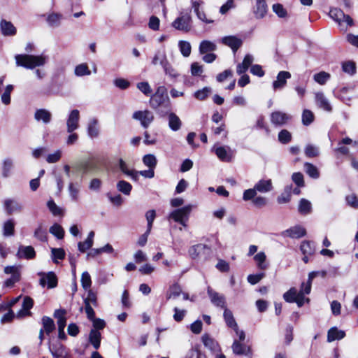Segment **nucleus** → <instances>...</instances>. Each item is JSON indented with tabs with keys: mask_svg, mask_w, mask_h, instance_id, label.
Listing matches in <instances>:
<instances>
[{
	"mask_svg": "<svg viewBox=\"0 0 358 358\" xmlns=\"http://www.w3.org/2000/svg\"><path fill=\"white\" fill-rule=\"evenodd\" d=\"M15 234V222L13 220L9 219L3 222V235L8 237L12 236Z\"/></svg>",
	"mask_w": 358,
	"mask_h": 358,
	"instance_id": "e433bc0d",
	"label": "nucleus"
},
{
	"mask_svg": "<svg viewBox=\"0 0 358 358\" xmlns=\"http://www.w3.org/2000/svg\"><path fill=\"white\" fill-rule=\"evenodd\" d=\"M278 140L283 144L288 143L292 140V134L289 131L282 129L278 134Z\"/></svg>",
	"mask_w": 358,
	"mask_h": 358,
	"instance_id": "69168bd1",
	"label": "nucleus"
},
{
	"mask_svg": "<svg viewBox=\"0 0 358 358\" xmlns=\"http://www.w3.org/2000/svg\"><path fill=\"white\" fill-rule=\"evenodd\" d=\"M343 71L350 75H353L356 72L355 64L352 62H344L342 65Z\"/></svg>",
	"mask_w": 358,
	"mask_h": 358,
	"instance_id": "338daca9",
	"label": "nucleus"
},
{
	"mask_svg": "<svg viewBox=\"0 0 358 358\" xmlns=\"http://www.w3.org/2000/svg\"><path fill=\"white\" fill-rule=\"evenodd\" d=\"M207 294L210 300V302L214 306L223 309L227 308V303L224 295L217 292L216 291L213 290L210 287H208Z\"/></svg>",
	"mask_w": 358,
	"mask_h": 358,
	"instance_id": "0eeeda50",
	"label": "nucleus"
},
{
	"mask_svg": "<svg viewBox=\"0 0 358 358\" xmlns=\"http://www.w3.org/2000/svg\"><path fill=\"white\" fill-rule=\"evenodd\" d=\"M181 54L184 57H188L191 54V45L187 41H180L178 44Z\"/></svg>",
	"mask_w": 358,
	"mask_h": 358,
	"instance_id": "052dcab7",
	"label": "nucleus"
},
{
	"mask_svg": "<svg viewBox=\"0 0 358 358\" xmlns=\"http://www.w3.org/2000/svg\"><path fill=\"white\" fill-rule=\"evenodd\" d=\"M34 119L37 122H42L45 124H48L51 122V113L44 108L37 109L34 113Z\"/></svg>",
	"mask_w": 358,
	"mask_h": 358,
	"instance_id": "6ab92c4d",
	"label": "nucleus"
},
{
	"mask_svg": "<svg viewBox=\"0 0 358 358\" xmlns=\"http://www.w3.org/2000/svg\"><path fill=\"white\" fill-rule=\"evenodd\" d=\"M306 234L305 228L301 226L296 225L282 231L280 235L283 237H289L291 238H300Z\"/></svg>",
	"mask_w": 358,
	"mask_h": 358,
	"instance_id": "9d476101",
	"label": "nucleus"
},
{
	"mask_svg": "<svg viewBox=\"0 0 358 358\" xmlns=\"http://www.w3.org/2000/svg\"><path fill=\"white\" fill-rule=\"evenodd\" d=\"M143 162L150 169H155L157 165V159L154 155L148 154L143 157Z\"/></svg>",
	"mask_w": 358,
	"mask_h": 358,
	"instance_id": "bf43d9fd",
	"label": "nucleus"
},
{
	"mask_svg": "<svg viewBox=\"0 0 358 358\" xmlns=\"http://www.w3.org/2000/svg\"><path fill=\"white\" fill-rule=\"evenodd\" d=\"M224 319L227 325L233 329H237V323L234 320L232 312L227 308L224 309Z\"/></svg>",
	"mask_w": 358,
	"mask_h": 358,
	"instance_id": "58836bf2",
	"label": "nucleus"
},
{
	"mask_svg": "<svg viewBox=\"0 0 358 358\" xmlns=\"http://www.w3.org/2000/svg\"><path fill=\"white\" fill-rule=\"evenodd\" d=\"M150 106L155 110L160 107L169 108L170 100L167 94L166 88L164 86H159L150 99Z\"/></svg>",
	"mask_w": 358,
	"mask_h": 358,
	"instance_id": "f03ea898",
	"label": "nucleus"
},
{
	"mask_svg": "<svg viewBox=\"0 0 358 358\" xmlns=\"http://www.w3.org/2000/svg\"><path fill=\"white\" fill-rule=\"evenodd\" d=\"M169 62L166 52L163 50H157L152 59V64L153 65L156 66L159 64L162 68L167 65Z\"/></svg>",
	"mask_w": 358,
	"mask_h": 358,
	"instance_id": "5701e85b",
	"label": "nucleus"
},
{
	"mask_svg": "<svg viewBox=\"0 0 358 358\" xmlns=\"http://www.w3.org/2000/svg\"><path fill=\"white\" fill-rule=\"evenodd\" d=\"M202 341L204 345L208 348L212 352L216 353L220 351L218 343L208 335L205 334L202 336Z\"/></svg>",
	"mask_w": 358,
	"mask_h": 358,
	"instance_id": "393cba45",
	"label": "nucleus"
},
{
	"mask_svg": "<svg viewBox=\"0 0 358 358\" xmlns=\"http://www.w3.org/2000/svg\"><path fill=\"white\" fill-rule=\"evenodd\" d=\"M0 29L2 35L5 36H15L17 33V29L13 24L4 19L0 21Z\"/></svg>",
	"mask_w": 358,
	"mask_h": 358,
	"instance_id": "a211bd4d",
	"label": "nucleus"
},
{
	"mask_svg": "<svg viewBox=\"0 0 358 358\" xmlns=\"http://www.w3.org/2000/svg\"><path fill=\"white\" fill-rule=\"evenodd\" d=\"M66 310L64 309L56 310L54 317L57 320L58 329H64L66 324Z\"/></svg>",
	"mask_w": 358,
	"mask_h": 358,
	"instance_id": "2f4dec72",
	"label": "nucleus"
},
{
	"mask_svg": "<svg viewBox=\"0 0 358 358\" xmlns=\"http://www.w3.org/2000/svg\"><path fill=\"white\" fill-rule=\"evenodd\" d=\"M254 187L257 192L266 193L271 191L273 189L272 181L271 179L260 180Z\"/></svg>",
	"mask_w": 358,
	"mask_h": 358,
	"instance_id": "c756f323",
	"label": "nucleus"
},
{
	"mask_svg": "<svg viewBox=\"0 0 358 358\" xmlns=\"http://www.w3.org/2000/svg\"><path fill=\"white\" fill-rule=\"evenodd\" d=\"M182 293V289L180 286L178 284H174L170 287L167 294L166 298L167 299H176Z\"/></svg>",
	"mask_w": 358,
	"mask_h": 358,
	"instance_id": "49530a36",
	"label": "nucleus"
},
{
	"mask_svg": "<svg viewBox=\"0 0 358 358\" xmlns=\"http://www.w3.org/2000/svg\"><path fill=\"white\" fill-rule=\"evenodd\" d=\"M270 119L273 125L281 127L286 124L292 119V116L282 111L276 110L271 113Z\"/></svg>",
	"mask_w": 358,
	"mask_h": 358,
	"instance_id": "6e6552de",
	"label": "nucleus"
},
{
	"mask_svg": "<svg viewBox=\"0 0 358 358\" xmlns=\"http://www.w3.org/2000/svg\"><path fill=\"white\" fill-rule=\"evenodd\" d=\"M268 11V6L265 0H256L253 7V13L257 19L264 18Z\"/></svg>",
	"mask_w": 358,
	"mask_h": 358,
	"instance_id": "dca6fc26",
	"label": "nucleus"
},
{
	"mask_svg": "<svg viewBox=\"0 0 358 358\" xmlns=\"http://www.w3.org/2000/svg\"><path fill=\"white\" fill-rule=\"evenodd\" d=\"M192 7H193L194 10L196 13L198 18L200 20H201V21H203V22H206L207 24H210V23H213V20H208L206 17L205 13L203 10H200V5H199V3L198 2H196V1L193 2Z\"/></svg>",
	"mask_w": 358,
	"mask_h": 358,
	"instance_id": "37998d69",
	"label": "nucleus"
},
{
	"mask_svg": "<svg viewBox=\"0 0 358 358\" xmlns=\"http://www.w3.org/2000/svg\"><path fill=\"white\" fill-rule=\"evenodd\" d=\"M47 206L54 216L63 215L62 209L59 207L52 199H50L47 202Z\"/></svg>",
	"mask_w": 358,
	"mask_h": 358,
	"instance_id": "6e6d98bb",
	"label": "nucleus"
},
{
	"mask_svg": "<svg viewBox=\"0 0 358 358\" xmlns=\"http://www.w3.org/2000/svg\"><path fill=\"white\" fill-rule=\"evenodd\" d=\"M169 127L173 131H177L182 127V121L180 117L174 113H170L168 115Z\"/></svg>",
	"mask_w": 358,
	"mask_h": 358,
	"instance_id": "b1692460",
	"label": "nucleus"
},
{
	"mask_svg": "<svg viewBox=\"0 0 358 358\" xmlns=\"http://www.w3.org/2000/svg\"><path fill=\"white\" fill-rule=\"evenodd\" d=\"M331 18L336 21L341 29L346 31L348 26L353 24V20L348 15H345L343 10L339 8H334L329 10V13Z\"/></svg>",
	"mask_w": 358,
	"mask_h": 358,
	"instance_id": "7ed1b4c3",
	"label": "nucleus"
},
{
	"mask_svg": "<svg viewBox=\"0 0 358 358\" xmlns=\"http://www.w3.org/2000/svg\"><path fill=\"white\" fill-rule=\"evenodd\" d=\"M306 173L312 178L317 179L320 177V172L317 168L313 164L306 162L304 164Z\"/></svg>",
	"mask_w": 358,
	"mask_h": 358,
	"instance_id": "79ce46f5",
	"label": "nucleus"
},
{
	"mask_svg": "<svg viewBox=\"0 0 358 358\" xmlns=\"http://www.w3.org/2000/svg\"><path fill=\"white\" fill-rule=\"evenodd\" d=\"M232 350L233 352L238 355H247L250 351V349L249 347L243 345L240 343V341L237 340H234L233 344H232Z\"/></svg>",
	"mask_w": 358,
	"mask_h": 358,
	"instance_id": "7c9ffc66",
	"label": "nucleus"
},
{
	"mask_svg": "<svg viewBox=\"0 0 358 358\" xmlns=\"http://www.w3.org/2000/svg\"><path fill=\"white\" fill-rule=\"evenodd\" d=\"M98 124L96 118L90 119L87 123V134L91 138H96L99 134Z\"/></svg>",
	"mask_w": 358,
	"mask_h": 358,
	"instance_id": "bb28decb",
	"label": "nucleus"
},
{
	"mask_svg": "<svg viewBox=\"0 0 358 358\" xmlns=\"http://www.w3.org/2000/svg\"><path fill=\"white\" fill-rule=\"evenodd\" d=\"M119 168L122 173L131 177L134 180L138 179V172L135 170L129 169L127 164L122 159H119Z\"/></svg>",
	"mask_w": 358,
	"mask_h": 358,
	"instance_id": "c85d7f7f",
	"label": "nucleus"
},
{
	"mask_svg": "<svg viewBox=\"0 0 358 358\" xmlns=\"http://www.w3.org/2000/svg\"><path fill=\"white\" fill-rule=\"evenodd\" d=\"M74 74L77 77H83L91 75V71L89 69L87 64L81 63L76 66L74 69Z\"/></svg>",
	"mask_w": 358,
	"mask_h": 358,
	"instance_id": "c9c22d12",
	"label": "nucleus"
},
{
	"mask_svg": "<svg viewBox=\"0 0 358 358\" xmlns=\"http://www.w3.org/2000/svg\"><path fill=\"white\" fill-rule=\"evenodd\" d=\"M207 248L208 249L206 245L199 243L191 246L188 252L192 259H196Z\"/></svg>",
	"mask_w": 358,
	"mask_h": 358,
	"instance_id": "473e14b6",
	"label": "nucleus"
},
{
	"mask_svg": "<svg viewBox=\"0 0 358 358\" xmlns=\"http://www.w3.org/2000/svg\"><path fill=\"white\" fill-rule=\"evenodd\" d=\"M81 285L85 290L90 289V288L92 285V280H91L90 275L87 271H85L82 273Z\"/></svg>",
	"mask_w": 358,
	"mask_h": 358,
	"instance_id": "e2e57ef3",
	"label": "nucleus"
},
{
	"mask_svg": "<svg viewBox=\"0 0 358 358\" xmlns=\"http://www.w3.org/2000/svg\"><path fill=\"white\" fill-rule=\"evenodd\" d=\"M52 260L55 263H58L57 259H63L65 257V251L62 248H52Z\"/></svg>",
	"mask_w": 358,
	"mask_h": 358,
	"instance_id": "0e129e2a",
	"label": "nucleus"
},
{
	"mask_svg": "<svg viewBox=\"0 0 358 358\" xmlns=\"http://www.w3.org/2000/svg\"><path fill=\"white\" fill-rule=\"evenodd\" d=\"M38 275H41L40 279V285L45 287L48 285V288H54L57 285V278L53 272H48V273H39Z\"/></svg>",
	"mask_w": 358,
	"mask_h": 358,
	"instance_id": "f8f14e48",
	"label": "nucleus"
},
{
	"mask_svg": "<svg viewBox=\"0 0 358 358\" xmlns=\"http://www.w3.org/2000/svg\"><path fill=\"white\" fill-rule=\"evenodd\" d=\"M4 210L8 215L13 213H19L22 210L23 206L17 201L12 199H7L3 201Z\"/></svg>",
	"mask_w": 358,
	"mask_h": 358,
	"instance_id": "ddd939ff",
	"label": "nucleus"
},
{
	"mask_svg": "<svg viewBox=\"0 0 358 358\" xmlns=\"http://www.w3.org/2000/svg\"><path fill=\"white\" fill-rule=\"evenodd\" d=\"M187 358H206V357L201 353L199 346L195 345L189 351Z\"/></svg>",
	"mask_w": 358,
	"mask_h": 358,
	"instance_id": "774afa93",
	"label": "nucleus"
},
{
	"mask_svg": "<svg viewBox=\"0 0 358 358\" xmlns=\"http://www.w3.org/2000/svg\"><path fill=\"white\" fill-rule=\"evenodd\" d=\"M315 100L316 105L321 109L331 112L332 110V107L328 100V99L324 96L323 92H318L315 94Z\"/></svg>",
	"mask_w": 358,
	"mask_h": 358,
	"instance_id": "4468645a",
	"label": "nucleus"
},
{
	"mask_svg": "<svg viewBox=\"0 0 358 358\" xmlns=\"http://www.w3.org/2000/svg\"><path fill=\"white\" fill-rule=\"evenodd\" d=\"M69 195L73 201H76L79 197L80 188L79 186L72 182L69 184L68 187Z\"/></svg>",
	"mask_w": 358,
	"mask_h": 358,
	"instance_id": "864d4df0",
	"label": "nucleus"
},
{
	"mask_svg": "<svg viewBox=\"0 0 358 358\" xmlns=\"http://www.w3.org/2000/svg\"><path fill=\"white\" fill-rule=\"evenodd\" d=\"M330 74L325 71H320V73H315L313 76V80L321 85H324L330 79Z\"/></svg>",
	"mask_w": 358,
	"mask_h": 358,
	"instance_id": "a18cd8bd",
	"label": "nucleus"
},
{
	"mask_svg": "<svg viewBox=\"0 0 358 358\" xmlns=\"http://www.w3.org/2000/svg\"><path fill=\"white\" fill-rule=\"evenodd\" d=\"M217 157L222 162H230L232 157V152L228 146H216L213 148Z\"/></svg>",
	"mask_w": 358,
	"mask_h": 358,
	"instance_id": "9b49d317",
	"label": "nucleus"
},
{
	"mask_svg": "<svg viewBox=\"0 0 358 358\" xmlns=\"http://www.w3.org/2000/svg\"><path fill=\"white\" fill-rule=\"evenodd\" d=\"M217 50V45L210 41H202L199 47V51L201 55H204L208 52H214Z\"/></svg>",
	"mask_w": 358,
	"mask_h": 358,
	"instance_id": "cd10ccee",
	"label": "nucleus"
},
{
	"mask_svg": "<svg viewBox=\"0 0 358 358\" xmlns=\"http://www.w3.org/2000/svg\"><path fill=\"white\" fill-rule=\"evenodd\" d=\"M210 93L211 88L208 87H205L203 89L195 92L194 96L198 100L203 101L205 100Z\"/></svg>",
	"mask_w": 358,
	"mask_h": 358,
	"instance_id": "13d9d810",
	"label": "nucleus"
},
{
	"mask_svg": "<svg viewBox=\"0 0 358 358\" xmlns=\"http://www.w3.org/2000/svg\"><path fill=\"white\" fill-rule=\"evenodd\" d=\"M291 78V73L288 71H281L277 76V79L273 83L275 90L282 89L287 84V80Z\"/></svg>",
	"mask_w": 358,
	"mask_h": 358,
	"instance_id": "f3484780",
	"label": "nucleus"
},
{
	"mask_svg": "<svg viewBox=\"0 0 358 358\" xmlns=\"http://www.w3.org/2000/svg\"><path fill=\"white\" fill-rule=\"evenodd\" d=\"M33 299L29 296H25L22 302V308L17 313V317H22L31 314L29 310L33 307Z\"/></svg>",
	"mask_w": 358,
	"mask_h": 358,
	"instance_id": "4be33fe9",
	"label": "nucleus"
},
{
	"mask_svg": "<svg viewBox=\"0 0 358 358\" xmlns=\"http://www.w3.org/2000/svg\"><path fill=\"white\" fill-rule=\"evenodd\" d=\"M298 295L297 289L295 287H292L283 294V299L288 303H294Z\"/></svg>",
	"mask_w": 358,
	"mask_h": 358,
	"instance_id": "8fccbe9b",
	"label": "nucleus"
},
{
	"mask_svg": "<svg viewBox=\"0 0 358 358\" xmlns=\"http://www.w3.org/2000/svg\"><path fill=\"white\" fill-rule=\"evenodd\" d=\"M350 91H352V87H343L340 90L338 95V98L348 105L350 104L352 100L351 96L348 94Z\"/></svg>",
	"mask_w": 358,
	"mask_h": 358,
	"instance_id": "c03bdc74",
	"label": "nucleus"
},
{
	"mask_svg": "<svg viewBox=\"0 0 358 358\" xmlns=\"http://www.w3.org/2000/svg\"><path fill=\"white\" fill-rule=\"evenodd\" d=\"M345 336V332L334 327L329 329L327 333V341L331 343L336 340L343 339Z\"/></svg>",
	"mask_w": 358,
	"mask_h": 358,
	"instance_id": "a878e982",
	"label": "nucleus"
},
{
	"mask_svg": "<svg viewBox=\"0 0 358 358\" xmlns=\"http://www.w3.org/2000/svg\"><path fill=\"white\" fill-rule=\"evenodd\" d=\"M304 152L306 157L313 158L320 155V150L316 145L308 144L304 149Z\"/></svg>",
	"mask_w": 358,
	"mask_h": 358,
	"instance_id": "09e8293b",
	"label": "nucleus"
},
{
	"mask_svg": "<svg viewBox=\"0 0 358 358\" xmlns=\"http://www.w3.org/2000/svg\"><path fill=\"white\" fill-rule=\"evenodd\" d=\"M15 63L17 66H22L27 69H34L45 65L48 57L41 54L38 55L29 54H19L15 56Z\"/></svg>",
	"mask_w": 358,
	"mask_h": 358,
	"instance_id": "f257e3e1",
	"label": "nucleus"
},
{
	"mask_svg": "<svg viewBox=\"0 0 358 358\" xmlns=\"http://www.w3.org/2000/svg\"><path fill=\"white\" fill-rule=\"evenodd\" d=\"M315 119L313 113L308 109L303 110L302 113V124L305 126L310 125Z\"/></svg>",
	"mask_w": 358,
	"mask_h": 358,
	"instance_id": "603ef678",
	"label": "nucleus"
},
{
	"mask_svg": "<svg viewBox=\"0 0 358 358\" xmlns=\"http://www.w3.org/2000/svg\"><path fill=\"white\" fill-rule=\"evenodd\" d=\"M15 166L14 160L10 157H6L2 160L1 163V176L3 178H8L13 174Z\"/></svg>",
	"mask_w": 358,
	"mask_h": 358,
	"instance_id": "2eb2a0df",
	"label": "nucleus"
},
{
	"mask_svg": "<svg viewBox=\"0 0 358 358\" xmlns=\"http://www.w3.org/2000/svg\"><path fill=\"white\" fill-rule=\"evenodd\" d=\"M43 331L49 335L55 329V324L53 320L48 316H43L41 320Z\"/></svg>",
	"mask_w": 358,
	"mask_h": 358,
	"instance_id": "72a5a7b5",
	"label": "nucleus"
},
{
	"mask_svg": "<svg viewBox=\"0 0 358 358\" xmlns=\"http://www.w3.org/2000/svg\"><path fill=\"white\" fill-rule=\"evenodd\" d=\"M16 255L19 259L24 258L29 259L35 257L36 252L32 246L20 245Z\"/></svg>",
	"mask_w": 358,
	"mask_h": 358,
	"instance_id": "412c9836",
	"label": "nucleus"
},
{
	"mask_svg": "<svg viewBox=\"0 0 358 358\" xmlns=\"http://www.w3.org/2000/svg\"><path fill=\"white\" fill-rule=\"evenodd\" d=\"M311 203L305 199H301L299 205V211L300 213L307 215L311 212Z\"/></svg>",
	"mask_w": 358,
	"mask_h": 358,
	"instance_id": "de8ad7c7",
	"label": "nucleus"
},
{
	"mask_svg": "<svg viewBox=\"0 0 358 358\" xmlns=\"http://www.w3.org/2000/svg\"><path fill=\"white\" fill-rule=\"evenodd\" d=\"M254 259L257 263V266L260 270H266L268 268V264L266 262V256L264 252H259L255 255Z\"/></svg>",
	"mask_w": 358,
	"mask_h": 358,
	"instance_id": "4c0bfd02",
	"label": "nucleus"
},
{
	"mask_svg": "<svg viewBox=\"0 0 358 358\" xmlns=\"http://www.w3.org/2000/svg\"><path fill=\"white\" fill-rule=\"evenodd\" d=\"M50 233L56 236L58 239H62L64 236V230L61 225L58 224H54L50 228Z\"/></svg>",
	"mask_w": 358,
	"mask_h": 358,
	"instance_id": "4d7b16f0",
	"label": "nucleus"
},
{
	"mask_svg": "<svg viewBox=\"0 0 358 358\" xmlns=\"http://www.w3.org/2000/svg\"><path fill=\"white\" fill-rule=\"evenodd\" d=\"M300 250L303 255H312L315 252V245L311 241H304L301 244Z\"/></svg>",
	"mask_w": 358,
	"mask_h": 358,
	"instance_id": "ea45409f",
	"label": "nucleus"
},
{
	"mask_svg": "<svg viewBox=\"0 0 358 358\" xmlns=\"http://www.w3.org/2000/svg\"><path fill=\"white\" fill-rule=\"evenodd\" d=\"M132 117L140 121L141 126L144 128H148L154 120L153 113L148 110L136 111Z\"/></svg>",
	"mask_w": 358,
	"mask_h": 358,
	"instance_id": "39448f33",
	"label": "nucleus"
},
{
	"mask_svg": "<svg viewBox=\"0 0 358 358\" xmlns=\"http://www.w3.org/2000/svg\"><path fill=\"white\" fill-rule=\"evenodd\" d=\"M117 189L125 195H129L131 191L132 186L125 180H120L117 183Z\"/></svg>",
	"mask_w": 358,
	"mask_h": 358,
	"instance_id": "3c124183",
	"label": "nucleus"
},
{
	"mask_svg": "<svg viewBox=\"0 0 358 358\" xmlns=\"http://www.w3.org/2000/svg\"><path fill=\"white\" fill-rule=\"evenodd\" d=\"M80 111L78 109L72 110L66 120V131L72 133L79 128Z\"/></svg>",
	"mask_w": 358,
	"mask_h": 358,
	"instance_id": "423d86ee",
	"label": "nucleus"
},
{
	"mask_svg": "<svg viewBox=\"0 0 358 358\" xmlns=\"http://www.w3.org/2000/svg\"><path fill=\"white\" fill-rule=\"evenodd\" d=\"M192 208L193 206L189 204L182 208L176 209L170 213L169 219H172L176 222L184 220H189Z\"/></svg>",
	"mask_w": 358,
	"mask_h": 358,
	"instance_id": "20e7f679",
	"label": "nucleus"
},
{
	"mask_svg": "<svg viewBox=\"0 0 358 358\" xmlns=\"http://www.w3.org/2000/svg\"><path fill=\"white\" fill-rule=\"evenodd\" d=\"M63 16L58 13H52L48 15L47 22L50 27H58L60 26Z\"/></svg>",
	"mask_w": 358,
	"mask_h": 358,
	"instance_id": "f704fd0d",
	"label": "nucleus"
},
{
	"mask_svg": "<svg viewBox=\"0 0 358 358\" xmlns=\"http://www.w3.org/2000/svg\"><path fill=\"white\" fill-rule=\"evenodd\" d=\"M221 41L225 45L230 47L234 52H236L242 45V41L234 36H224Z\"/></svg>",
	"mask_w": 358,
	"mask_h": 358,
	"instance_id": "aec40b11",
	"label": "nucleus"
},
{
	"mask_svg": "<svg viewBox=\"0 0 358 358\" xmlns=\"http://www.w3.org/2000/svg\"><path fill=\"white\" fill-rule=\"evenodd\" d=\"M13 85H8L4 90V92L1 94V101L5 105H8L10 103V94L13 90Z\"/></svg>",
	"mask_w": 358,
	"mask_h": 358,
	"instance_id": "5fc2aeb1",
	"label": "nucleus"
},
{
	"mask_svg": "<svg viewBox=\"0 0 358 358\" xmlns=\"http://www.w3.org/2000/svg\"><path fill=\"white\" fill-rule=\"evenodd\" d=\"M191 17L188 14L182 15L176 18L172 23V26L180 31L187 32L191 29Z\"/></svg>",
	"mask_w": 358,
	"mask_h": 358,
	"instance_id": "1a4fd4ad",
	"label": "nucleus"
},
{
	"mask_svg": "<svg viewBox=\"0 0 358 358\" xmlns=\"http://www.w3.org/2000/svg\"><path fill=\"white\" fill-rule=\"evenodd\" d=\"M309 293H306L305 291V287L303 286H301L300 291L299 292V295L295 299L294 302L297 303L299 307H301L303 306L305 301H309L308 299L305 298V294H308Z\"/></svg>",
	"mask_w": 358,
	"mask_h": 358,
	"instance_id": "680f3d73",
	"label": "nucleus"
},
{
	"mask_svg": "<svg viewBox=\"0 0 358 358\" xmlns=\"http://www.w3.org/2000/svg\"><path fill=\"white\" fill-rule=\"evenodd\" d=\"M90 342L97 350L100 347L101 333L95 329H92L89 337Z\"/></svg>",
	"mask_w": 358,
	"mask_h": 358,
	"instance_id": "a19ab883",
	"label": "nucleus"
}]
</instances>
